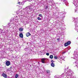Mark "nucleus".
Instances as JSON below:
<instances>
[{"label":"nucleus","mask_w":78,"mask_h":78,"mask_svg":"<svg viewBox=\"0 0 78 78\" xmlns=\"http://www.w3.org/2000/svg\"><path fill=\"white\" fill-rule=\"evenodd\" d=\"M73 59L75 60V62L73 63L74 65H75L76 67L78 68V52L75 51L74 52Z\"/></svg>","instance_id":"f257e3e1"},{"label":"nucleus","mask_w":78,"mask_h":78,"mask_svg":"<svg viewBox=\"0 0 78 78\" xmlns=\"http://www.w3.org/2000/svg\"><path fill=\"white\" fill-rule=\"evenodd\" d=\"M23 11H25V13L26 14H28V12H30V6H27L25 9L23 10Z\"/></svg>","instance_id":"f03ea898"},{"label":"nucleus","mask_w":78,"mask_h":78,"mask_svg":"<svg viewBox=\"0 0 78 78\" xmlns=\"http://www.w3.org/2000/svg\"><path fill=\"white\" fill-rule=\"evenodd\" d=\"M72 71L70 69H69L67 72H66L67 74V76H71L72 75Z\"/></svg>","instance_id":"7ed1b4c3"},{"label":"nucleus","mask_w":78,"mask_h":78,"mask_svg":"<svg viewBox=\"0 0 78 78\" xmlns=\"http://www.w3.org/2000/svg\"><path fill=\"white\" fill-rule=\"evenodd\" d=\"M74 23H75V26H78V18L75 19Z\"/></svg>","instance_id":"20e7f679"},{"label":"nucleus","mask_w":78,"mask_h":78,"mask_svg":"<svg viewBox=\"0 0 78 78\" xmlns=\"http://www.w3.org/2000/svg\"><path fill=\"white\" fill-rule=\"evenodd\" d=\"M61 1L63 2V4H66V6H69V5H68V2H67L66 0H62Z\"/></svg>","instance_id":"39448f33"},{"label":"nucleus","mask_w":78,"mask_h":78,"mask_svg":"<svg viewBox=\"0 0 78 78\" xmlns=\"http://www.w3.org/2000/svg\"><path fill=\"white\" fill-rule=\"evenodd\" d=\"M17 22V21H16V20L15 19H13V20L11 19L10 21V23L11 24H13V23H14V22Z\"/></svg>","instance_id":"423d86ee"},{"label":"nucleus","mask_w":78,"mask_h":78,"mask_svg":"<svg viewBox=\"0 0 78 78\" xmlns=\"http://www.w3.org/2000/svg\"><path fill=\"white\" fill-rule=\"evenodd\" d=\"M71 44V41H68L67 42H66L64 45L65 47H67V46H68V45H70Z\"/></svg>","instance_id":"0eeeda50"},{"label":"nucleus","mask_w":78,"mask_h":78,"mask_svg":"<svg viewBox=\"0 0 78 78\" xmlns=\"http://www.w3.org/2000/svg\"><path fill=\"white\" fill-rule=\"evenodd\" d=\"M5 64L7 66H10V64H11V63H10V62H9V61H6Z\"/></svg>","instance_id":"6e6552de"},{"label":"nucleus","mask_w":78,"mask_h":78,"mask_svg":"<svg viewBox=\"0 0 78 78\" xmlns=\"http://www.w3.org/2000/svg\"><path fill=\"white\" fill-rule=\"evenodd\" d=\"M41 62L42 63H45V61H46V59L45 58H42L41 60Z\"/></svg>","instance_id":"1a4fd4ad"},{"label":"nucleus","mask_w":78,"mask_h":78,"mask_svg":"<svg viewBox=\"0 0 78 78\" xmlns=\"http://www.w3.org/2000/svg\"><path fill=\"white\" fill-rule=\"evenodd\" d=\"M2 76L4 78H7V75L5 73H3L2 75Z\"/></svg>","instance_id":"9d476101"},{"label":"nucleus","mask_w":78,"mask_h":78,"mask_svg":"<svg viewBox=\"0 0 78 78\" xmlns=\"http://www.w3.org/2000/svg\"><path fill=\"white\" fill-rule=\"evenodd\" d=\"M31 35V34L29 32H27L26 34V36H27V37H28V36H30Z\"/></svg>","instance_id":"9b49d317"},{"label":"nucleus","mask_w":78,"mask_h":78,"mask_svg":"<svg viewBox=\"0 0 78 78\" xmlns=\"http://www.w3.org/2000/svg\"><path fill=\"white\" fill-rule=\"evenodd\" d=\"M59 4H61V3H55L54 5H55V6H58L59 5Z\"/></svg>","instance_id":"f8f14e48"},{"label":"nucleus","mask_w":78,"mask_h":78,"mask_svg":"<svg viewBox=\"0 0 78 78\" xmlns=\"http://www.w3.org/2000/svg\"><path fill=\"white\" fill-rule=\"evenodd\" d=\"M51 67H54L55 66V63H52L51 64Z\"/></svg>","instance_id":"ddd939ff"},{"label":"nucleus","mask_w":78,"mask_h":78,"mask_svg":"<svg viewBox=\"0 0 78 78\" xmlns=\"http://www.w3.org/2000/svg\"><path fill=\"white\" fill-rule=\"evenodd\" d=\"M20 37H21V38H23V34L20 33Z\"/></svg>","instance_id":"4468645a"},{"label":"nucleus","mask_w":78,"mask_h":78,"mask_svg":"<svg viewBox=\"0 0 78 78\" xmlns=\"http://www.w3.org/2000/svg\"><path fill=\"white\" fill-rule=\"evenodd\" d=\"M23 29L22 27L20 28L19 30L20 31H23Z\"/></svg>","instance_id":"2eb2a0df"},{"label":"nucleus","mask_w":78,"mask_h":78,"mask_svg":"<svg viewBox=\"0 0 78 78\" xmlns=\"http://www.w3.org/2000/svg\"><path fill=\"white\" fill-rule=\"evenodd\" d=\"M30 11H32V10H33V8H32V7L30 6Z\"/></svg>","instance_id":"dca6fc26"},{"label":"nucleus","mask_w":78,"mask_h":78,"mask_svg":"<svg viewBox=\"0 0 78 78\" xmlns=\"http://www.w3.org/2000/svg\"><path fill=\"white\" fill-rule=\"evenodd\" d=\"M0 31H0V33H3L4 32H3V30H2V29H0Z\"/></svg>","instance_id":"f3484780"},{"label":"nucleus","mask_w":78,"mask_h":78,"mask_svg":"<svg viewBox=\"0 0 78 78\" xmlns=\"http://www.w3.org/2000/svg\"><path fill=\"white\" fill-rule=\"evenodd\" d=\"M50 58L51 59H53V56L52 55H50Z\"/></svg>","instance_id":"a211bd4d"},{"label":"nucleus","mask_w":78,"mask_h":78,"mask_svg":"<svg viewBox=\"0 0 78 78\" xmlns=\"http://www.w3.org/2000/svg\"><path fill=\"white\" fill-rule=\"evenodd\" d=\"M46 73H48V75H50V71L49 70H47L46 71Z\"/></svg>","instance_id":"6ab92c4d"},{"label":"nucleus","mask_w":78,"mask_h":78,"mask_svg":"<svg viewBox=\"0 0 78 78\" xmlns=\"http://www.w3.org/2000/svg\"><path fill=\"white\" fill-rule=\"evenodd\" d=\"M11 24H11L10 22L9 23H8V27H10Z\"/></svg>","instance_id":"aec40b11"},{"label":"nucleus","mask_w":78,"mask_h":78,"mask_svg":"<svg viewBox=\"0 0 78 78\" xmlns=\"http://www.w3.org/2000/svg\"><path fill=\"white\" fill-rule=\"evenodd\" d=\"M41 52L42 54V55H45V51H43L42 52Z\"/></svg>","instance_id":"412c9836"},{"label":"nucleus","mask_w":78,"mask_h":78,"mask_svg":"<svg viewBox=\"0 0 78 78\" xmlns=\"http://www.w3.org/2000/svg\"><path fill=\"white\" fill-rule=\"evenodd\" d=\"M60 59H62V60H64V57H60Z\"/></svg>","instance_id":"4be33fe9"},{"label":"nucleus","mask_w":78,"mask_h":78,"mask_svg":"<svg viewBox=\"0 0 78 78\" xmlns=\"http://www.w3.org/2000/svg\"><path fill=\"white\" fill-rule=\"evenodd\" d=\"M45 9H47L48 8V5H45Z\"/></svg>","instance_id":"5701e85b"},{"label":"nucleus","mask_w":78,"mask_h":78,"mask_svg":"<svg viewBox=\"0 0 78 78\" xmlns=\"http://www.w3.org/2000/svg\"><path fill=\"white\" fill-rule=\"evenodd\" d=\"M18 76H19V75L18 74H16L15 76V78H18Z\"/></svg>","instance_id":"b1692460"},{"label":"nucleus","mask_w":78,"mask_h":78,"mask_svg":"<svg viewBox=\"0 0 78 78\" xmlns=\"http://www.w3.org/2000/svg\"><path fill=\"white\" fill-rule=\"evenodd\" d=\"M54 58L55 59H58V57H57L56 56H55L54 57Z\"/></svg>","instance_id":"393cba45"},{"label":"nucleus","mask_w":78,"mask_h":78,"mask_svg":"<svg viewBox=\"0 0 78 78\" xmlns=\"http://www.w3.org/2000/svg\"><path fill=\"white\" fill-rule=\"evenodd\" d=\"M18 4H19V5H21V2H18Z\"/></svg>","instance_id":"a878e982"},{"label":"nucleus","mask_w":78,"mask_h":78,"mask_svg":"<svg viewBox=\"0 0 78 78\" xmlns=\"http://www.w3.org/2000/svg\"><path fill=\"white\" fill-rule=\"evenodd\" d=\"M38 16H39V17H42V14H39Z\"/></svg>","instance_id":"bb28decb"},{"label":"nucleus","mask_w":78,"mask_h":78,"mask_svg":"<svg viewBox=\"0 0 78 78\" xmlns=\"http://www.w3.org/2000/svg\"><path fill=\"white\" fill-rule=\"evenodd\" d=\"M25 50L26 51H28V48H25Z\"/></svg>","instance_id":"cd10ccee"},{"label":"nucleus","mask_w":78,"mask_h":78,"mask_svg":"<svg viewBox=\"0 0 78 78\" xmlns=\"http://www.w3.org/2000/svg\"><path fill=\"white\" fill-rule=\"evenodd\" d=\"M37 19L38 20H41V19L40 18H39V17H38L37 18Z\"/></svg>","instance_id":"c85d7f7f"},{"label":"nucleus","mask_w":78,"mask_h":78,"mask_svg":"<svg viewBox=\"0 0 78 78\" xmlns=\"http://www.w3.org/2000/svg\"><path fill=\"white\" fill-rule=\"evenodd\" d=\"M46 55H47V56H49V53H46Z\"/></svg>","instance_id":"c756f323"},{"label":"nucleus","mask_w":78,"mask_h":78,"mask_svg":"<svg viewBox=\"0 0 78 78\" xmlns=\"http://www.w3.org/2000/svg\"><path fill=\"white\" fill-rule=\"evenodd\" d=\"M55 62L54 61H53V60H51V62H52V63H53V62Z\"/></svg>","instance_id":"7c9ffc66"},{"label":"nucleus","mask_w":78,"mask_h":78,"mask_svg":"<svg viewBox=\"0 0 78 78\" xmlns=\"http://www.w3.org/2000/svg\"><path fill=\"white\" fill-rule=\"evenodd\" d=\"M62 77H64V75L63 74L62 75Z\"/></svg>","instance_id":"2f4dec72"},{"label":"nucleus","mask_w":78,"mask_h":78,"mask_svg":"<svg viewBox=\"0 0 78 78\" xmlns=\"http://www.w3.org/2000/svg\"><path fill=\"white\" fill-rule=\"evenodd\" d=\"M23 4H24V2H21V5H23Z\"/></svg>","instance_id":"473e14b6"},{"label":"nucleus","mask_w":78,"mask_h":78,"mask_svg":"<svg viewBox=\"0 0 78 78\" xmlns=\"http://www.w3.org/2000/svg\"><path fill=\"white\" fill-rule=\"evenodd\" d=\"M16 13H17V14H19V12H17Z\"/></svg>","instance_id":"72a5a7b5"},{"label":"nucleus","mask_w":78,"mask_h":78,"mask_svg":"<svg viewBox=\"0 0 78 78\" xmlns=\"http://www.w3.org/2000/svg\"><path fill=\"white\" fill-rule=\"evenodd\" d=\"M55 78H59V77H57L56 76H55Z\"/></svg>","instance_id":"f704fd0d"},{"label":"nucleus","mask_w":78,"mask_h":78,"mask_svg":"<svg viewBox=\"0 0 78 78\" xmlns=\"http://www.w3.org/2000/svg\"><path fill=\"white\" fill-rule=\"evenodd\" d=\"M29 2H31L32 1V0H28Z\"/></svg>","instance_id":"c9c22d12"},{"label":"nucleus","mask_w":78,"mask_h":78,"mask_svg":"<svg viewBox=\"0 0 78 78\" xmlns=\"http://www.w3.org/2000/svg\"><path fill=\"white\" fill-rule=\"evenodd\" d=\"M64 53H66V52H63V54H64Z\"/></svg>","instance_id":"e433bc0d"},{"label":"nucleus","mask_w":78,"mask_h":78,"mask_svg":"<svg viewBox=\"0 0 78 78\" xmlns=\"http://www.w3.org/2000/svg\"><path fill=\"white\" fill-rule=\"evenodd\" d=\"M57 40H58V41H59V38H57Z\"/></svg>","instance_id":"4c0bfd02"},{"label":"nucleus","mask_w":78,"mask_h":78,"mask_svg":"<svg viewBox=\"0 0 78 78\" xmlns=\"http://www.w3.org/2000/svg\"><path fill=\"white\" fill-rule=\"evenodd\" d=\"M63 14H65V13H63Z\"/></svg>","instance_id":"58836bf2"}]
</instances>
